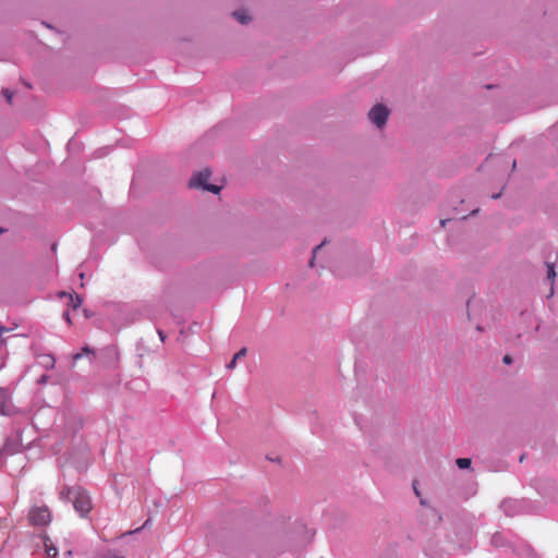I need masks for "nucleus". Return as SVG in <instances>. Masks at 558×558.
<instances>
[{"mask_svg":"<svg viewBox=\"0 0 558 558\" xmlns=\"http://www.w3.org/2000/svg\"><path fill=\"white\" fill-rule=\"evenodd\" d=\"M60 496L62 499L71 501L75 511L82 517L86 515L92 509L88 494L80 486L66 487L61 490Z\"/></svg>","mask_w":558,"mask_h":558,"instance_id":"f257e3e1","label":"nucleus"},{"mask_svg":"<svg viewBox=\"0 0 558 558\" xmlns=\"http://www.w3.org/2000/svg\"><path fill=\"white\" fill-rule=\"evenodd\" d=\"M29 525L36 529H43L50 524L52 514L46 505H33L27 514Z\"/></svg>","mask_w":558,"mask_h":558,"instance_id":"f03ea898","label":"nucleus"},{"mask_svg":"<svg viewBox=\"0 0 558 558\" xmlns=\"http://www.w3.org/2000/svg\"><path fill=\"white\" fill-rule=\"evenodd\" d=\"M209 178H210V171L208 169H204V170L196 172L195 174L192 175V178L190 179V182H189V186L195 187V189H202L204 191H208L214 194H218L220 192L221 187L216 184L208 183Z\"/></svg>","mask_w":558,"mask_h":558,"instance_id":"7ed1b4c3","label":"nucleus"},{"mask_svg":"<svg viewBox=\"0 0 558 558\" xmlns=\"http://www.w3.org/2000/svg\"><path fill=\"white\" fill-rule=\"evenodd\" d=\"M388 116V108L381 104L375 105L368 112L369 120L379 129L386 124Z\"/></svg>","mask_w":558,"mask_h":558,"instance_id":"20e7f679","label":"nucleus"},{"mask_svg":"<svg viewBox=\"0 0 558 558\" xmlns=\"http://www.w3.org/2000/svg\"><path fill=\"white\" fill-rule=\"evenodd\" d=\"M11 396L8 389L0 388V414L9 415L11 413Z\"/></svg>","mask_w":558,"mask_h":558,"instance_id":"39448f33","label":"nucleus"},{"mask_svg":"<svg viewBox=\"0 0 558 558\" xmlns=\"http://www.w3.org/2000/svg\"><path fill=\"white\" fill-rule=\"evenodd\" d=\"M60 298H68L69 299L68 305L71 306L73 310L78 308L83 303V299L78 294L73 295L71 293L62 292L60 294Z\"/></svg>","mask_w":558,"mask_h":558,"instance_id":"423d86ee","label":"nucleus"},{"mask_svg":"<svg viewBox=\"0 0 558 558\" xmlns=\"http://www.w3.org/2000/svg\"><path fill=\"white\" fill-rule=\"evenodd\" d=\"M246 348H242L241 350H239L234 356L232 357V360L227 364V368L228 369H233L235 368L236 366V362H239L240 359L244 357L246 355Z\"/></svg>","mask_w":558,"mask_h":558,"instance_id":"0eeeda50","label":"nucleus"},{"mask_svg":"<svg viewBox=\"0 0 558 558\" xmlns=\"http://www.w3.org/2000/svg\"><path fill=\"white\" fill-rule=\"evenodd\" d=\"M233 16L241 24H247L251 21L250 15L245 10H236L233 12Z\"/></svg>","mask_w":558,"mask_h":558,"instance_id":"6e6552de","label":"nucleus"},{"mask_svg":"<svg viewBox=\"0 0 558 558\" xmlns=\"http://www.w3.org/2000/svg\"><path fill=\"white\" fill-rule=\"evenodd\" d=\"M456 464L459 469H468L471 465V460L469 458H459Z\"/></svg>","mask_w":558,"mask_h":558,"instance_id":"1a4fd4ad","label":"nucleus"},{"mask_svg":"<svg viewBox=\"0 0 558 558\" xmlns=\"http://www.w3.org/2000/svg\"><path fill=\"white\" fill-rule=\"evenodd\" d=\"M547 279L554 281L556 277L555 266L553 263L547 262Z\"/></svg>","mask_w":558,"mask_h":558,"instance_id":"9d476101","label":"nucleus"},{"mask_svg":"<svg viewBox=\"0 0 558 558\" xmlns=\"http://www.w3.org/2000/svg\"><path fill=\"white\" fill-rule=\"evenodd\" d=\"M48 542H50L49 537L48 536H44V543H45V547L47 549V553L50 554V551L52 550L53 551V555H57L58 554V549L56 546H53L52 544H48Z\"/></svg>","mask_w":558,"mask_h":558,"instance_id":"9b49d317","label":"nucleus"},{"mask_svg":"<svg viewBox=\"0 0 558 558\" xmlns=\"http://www.w3.org/2000/svg\"><path fill=\"white\" fill-rule=\"evenodd\" d=\"M492 543L495 546H502L504 545L502 535L500 533L494 534L493 537H492Z\"/></svg>","mask_w":558,"mask_h":558,"instance_id":"f8f14e48","label":"nucleus"},{"mask_svg":"<svg viewBox=\"0 0 558 558\" xmlns=\"http://www.w3.org/2000/svg\"><path fill=\"white\" fill-rule=\"evenodd\" d=\"M323 245H324V243H322V244H319V245H317V246H315V247H314V250H313V256H312V258H311V260H310V266H311V267H313V266H314V259L316 258L317 253L320 251V248H322V246H323Z\"/></svg>","mask_w":558,"mask_h":558,"instance_id":"ddd939ff","label":"nucleus"},{"mask_svg":"<svg viewBox=\"0 0 558 558\" xmlns=\"http://www.w3.org/2000/svg\"><path fill=\"white\" fill-rule=\"evenodd\" d=\"M90 353H94L93 350L89 347H85V348H83V352L82 353H76L74 355V360L81 359L83 356V354H90Z\"/></svg>","mask_w":558,"mask_h":558,"instance_id":"4468645a","label":"nucleus"},{"mask_svg":"<svg viewBox=\"0 0 558 558\" xmlns=\"http://www.w3.org/2000/svg\"><path fill=\"white\" fill-rule=\"evenodd\" d=\"M3 95L7 98L8 102L11 104L12 102V98H13V93L11 90H9V89H4L3 90Z\"/></svg>","mask_w":558,"mask_h":558,"instance_id":"2eb2a0df","label":"nucleus"},{"mask_svg":"<svg viewBox=\"0 0 558 558\" xmlns=\"http://www.w3.org/2000/svg\"><path fill=\"white\" fill-rule=\"evenodd\" d=\"M7 331H9L8 328H5L3 326L0 327V342L1 343H4L7 341V339L3 337V333L7 332Z\"/></svg>","mask_w":558,"mask_h":558,"instance_id":"dca6fc26","label":"nucleus"},{"mask_svg":"<svg viewBox=\"0 0 558 558\" xmlns=\"http://www.w3.org/2000/svg\"><path fill=\"white\" fill-rule=\"evenodd\" d=\"M504 363L505 364H511L512 362V359L510 355H505L504 359H502Z\"/></svg>","mask_w":558,"mask_h":558,"instance_id":"f3484780","label":"nucleus"},{"mask_svg":"<svg viewBox=\"0 0 558 558\" xmlns=\"http://www.w3.org/2000/svg\"><path fill=\"white\" fill-rule=\"evenodd\" d=\"M450 220L449 219H442L440 220V225L441 227H445L447 222H449Z\"/></svg>","mask_w":558,"mask_h":558,"instance_id":"a211bd4d","label":"nucleus"},{"mask_svg":"<svg viewBox=\"0 0 558 558\" xmlns=\"http://www.w3.org/2000/svg\"><path fill=\"white\" fill-rule=\"evenodd\" d=\"M158 335H159L161 341H165V335L161 330H158Z\"/></svg>","mask_w":558,"mask_h":558,"instance_id":"6ab92c4d","label":"nucleus"},{"mask_svg":"<svg viewBox=\"0 0 558 558\" xmlns=\"http://www.w3.org/2000/svg\"><path fill=\"white\" fill-rule=\"evenodd\" d=\"M148 523H149V520H146L145 523L143 524L142 529L147 527Z\"/></svg>","mask_w":558,"mask_h":558,"instance_id":"aec40b11","label":"nucleus"},{"mask_svg":"<svg viewBox=\"0 0 558 558\" xmlns=\"http://www.w3.org/2000/svg\"><path fill=\"white\" fill-rule=\"evenodd\" d=\"M499 196H500V193H497V194H494L492 197L496 199V198H498Z\"/></svg>","mask_w":558,"mask_h":558,"instance_id":"412c9836","label":"nucleus"},{"mask_svg":"<svg viewBox=\"0 0 558 558\" xmlns=\"http://www.w3.org/2000/svg\"><path fill=\"white\" fill-rule=\"evenodd\" d=\"M80 278L84 279V272H80Z\"/></svg>","mask_w":558,"mask_h":558,"instance_id":"4be33fe9","label":"nucleus"},{"mask_svg":"<svg viewBox=\"0 0 558 558\" xmlns=\"http://www.w3.org/2000/svg\"><path fill=\"white\" fill-rule=\"evenodd\" d=\"M476 213H477V209H474V210H472V213H471V214H472V215H474V214H476Z\"/></svg>","mask_w":558,"mask_h":558,"instance_id":"5701e85b","label":"nucleus"},{"mask_svg":"<svg viewBox=\"0 0 558 558\" xmlns=\"http://www.w3.org/2000/svg\"><path fill=\"white\" fill-rule=\"evenodd\" d=\"M5 230L3 228H0V233L4 232Z\"/></svg>","mask_w":558,"mask_h":558,"instance_id":"b1692460","label":"nucleus"}]
</instances>
